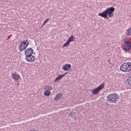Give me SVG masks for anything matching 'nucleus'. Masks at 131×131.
<instances>
[{
  "instance_id": "6",
  "label": "nucleus",
  "mask_w": 131,
  "mask_h": 131,
  "mask_svg": "<svg viewBox=\"0 0 131 131\" xmlns=\"http://www.w3.org/2000/svg\"><path fill=\"white\" fill-rule=\"evenodd\" d=\"M33 54V49L32 48H28L25 51V55L26 57L31 56Z\"/></svg>"
},
{
  "instance_id": "12",
  "label": "nucleus",
  "mask_w": 131,
  "mask_h": 131,
  "mask_svg": "<svg viewBox=\"0 0 131 131\" xmlns=\"http://www.w3.org/2000/svg\"><path fill=\"white\" fill-rule=\"evenodd\" d=\"M21 44L23 45L26 48H27V47H28V45H29V42H28V40H24L21 41Z\"/></svg>"
},
{
  "instance_id": "21",
  "label": "nucleus",
  "mask_w": 131,
  "mask_h": 131,
  "mask_svg": "<svg viewBox=\"0 0 131 131\" xmlns=\"http://www.w3.org/2000/svg\"><path fill=\"white\" fill-rule=\"evenodd\" d=\"M48 21H49V18H47L46 20H45L43 24H42V25H45V24L46 23H47L48 22Z\"/></svg>"
},
{
  "instance_id": "3",
  "label": "nucleus",
  "mask_w": 131,
  "mask_h": 131,
  "mask_svg": "<svg viewBox=\"0 0 131 131\" xmlns=\"http://www.w3.org/2000/svg\"><path fill=\"white\" fill-rule=\"evenodd\" d=\"M120 69L122 72H129V71H131V63L125 62L123 63L120 66Z\"/></svg>"
},
{
  "instance_id": "16",
  "label": "nucleus",
  "mask_w": 131,
  "mask_h": 131,
  "mask_svg": "<svg viewBox=\"0 0 131 131\" xmlns=\"http://www.w3.org/2000/svg\"><path fill=\"white\" fill-rule=\"evenodd\" d=\"M44 95L46 97H49V96H50L51 95V92L47 90L45 92Z\"/></svg>"
},
{
  "instance_id": "1",
  "label": "nucleus",
  "mask_w": 131,
  "mask_h": 131,
  "mask_svg": "<svg viewBox=\"0 0 131 131\" xmlns=\"http://www.w3.org/2000/svg\"><path fill=\"white\" fill-rule=\"evenodd\" d=\"M115 11V8L113 7H109L107 8L105 11H103L102 13L98 14V16L104 18V19L108 18V16L109 18H112L114 14L113 12Z\"/></svg>"
},
{
  "instance_id": "8",
  "label": "nucleus",
  "mask_w": 131,
  "mask_h": 131,
  "mask_svg": "<svg viewBox=\"0 0 131 131\" xmlns=\"http://www.w3.org/2000/svg\"><path fill=\"white\" fill-rule=\"evenodd\" d=\"M66 74H67V73L62 74V75H60V76H59L55 79L54 82H59V80H61V79H62V78H63V77H65Z\"/></svg>"
},
{
  "instance_id": "18",
  "label": "nucleus",
  "mask_w": 131,
  "mask_h": 131,
  "mask_svg": "<svg viewBox=\"0 0 131 131\" xmlns=\"http://www.w3.org/2000/svg\"><path fill=\"white\" fill-rule=\"evenodd\" d=\"M70 42H69L68 41L63 44V48H66V47H68V46H70Z\"/></svg>"
},
{
  "instance_id": "4",
  "label": "nucleus",
  "mask_w": 131,
  "mask_h": 131,
  "mask_svg": "<svg viewBox=\"0 0 131 131\" xmlns=\"http://www.w3.org/2000/svg\"><path fill=\"white\" fill-rule=\"evenodd\" d=\"M104 88H105V83L102 82V83L100 86L93 90V95H95L97 96L98 94H99L100 92H101V91L104 89Z\"/></svg>"
},
{
  "instance_id": "14",
  "label": "nucleus",
  "mask_w": 131,
  "mask_h": 131,
  "mask_svg": "<svg viewBox=\"0 0 131 131\" xmlns=\"http://www.w3.org/2000/svg\"><path fill=\"white\" fill-rule=\"evenodd\" d=\"M75 39V38L73 36H71L70 37H69L68 41L70 42H71V41H74V40Z\"/></svg>"
},
{
  "instance_id": "11",
  "label": "nucleus",
  "mask_w": 131,
  "mask_h": 131,
  "mask_svg": "<svg viewBox=\"0 0 131 131\" xmlns=\"http://www.w3.org/2000/svg\"><path fill=\"white\" fill-rule=\"evenodd\" d=\"M125 43L126 46L128 48V50H130L131 49V42L129 41V40H126L125 41Z\"/></svg>"
},
{
  "instance_id": "5",
  "label": "nucleus",
  "mask_w": 131,
  "mask_h": 131,
  "mask_svg": "<svg viewBox=\"0 0 131 131\" xmlns=\"http://www.w3.org/2000/svg\"><path fill=\"white\" fill-rule=\"evenodd\" d=\"M26 60L27 62L33 63L35 61V57L32 55L26 56Z\"/></svg>"
},
{
  "instance_id": "15",
  "label": "nucleus",
  "mask_w": 131,
  "mask_h": 131,
  "mask_svg": "<svg viewBox=\"0 0 131 131\" xmlns=\"http://www.w3.org/2000/svg\"><path fill=\"white\" fill-rule=\"evenodd\" d=\"M45 90L46 91H52V90H53V88H52V86H50V85H47L46 86H45Z\"/></svg>"
},
{
  "instance_id": "20",
  "label": "nucleus",
  "mask_w": 131,
  "mask_h": 131,
  "mask_svg": "<svg viewBox=\"0 0 131 131\" xmlns=\"http://www.w3.org/2000/svg\"><path fill=\"white\" fill-rule=\"evenodd\" d=\"M127 80H128V82L127 83L128 85L131 86V77H130Z\"/></svg>"
},
{
  "instance_id": "17",
  "label": "nucleus",
  "mask_w": 131,
  "mask_h": 131,
  "mask_svg": "<svg viewBox=\"0 0 131 131\" xmlns=\"http://www.w3.org/2000/svg\"><path fill=\"white\" fill-rule=\"evenodd\" d=\"M123 50L125 52H129L130 50H128V47L126 45L124 46Z\"/></svg>"
},
{
  "instance_id": "13",
  "label": "nucleus",
  "mask_w": 131,
  "mask_h": 131,
  "mask_svg": "<svg viewBox=\"0 0 131 131\" xmlns=\"http://www.w3.org/2000/svg\"><path fill=\"white\" fill-rule=\"evenodd\" d=\"M19 51H21L22 52V51H24V50L26 49V47L24 45L20 44V46H19Z\"/></svg>"
},
{
  "instance_id": "7",
  "label": "nucleus",
  "mask_w": 131,
  "mask_h": 131,
  "mask_svg": "<svg viewBox=\"0 0 131 131\" xmlns=\"http://www.w3.org/2000/svg\"><path fill=\"white\" fill-rule=\"evenodd\" d=\"M71 68V64L67 63L65 65L63 66L62 69L64 71H68Z\"/></svg>"
},
{
  "instance_id": "10",
  "label": "nucleus",
  "mask_w": 131,
  "mask_h": 131,
  "mask_svg": "<svg viewBox=\"0 0 131 131\" xmlns=\"http://www.w3.org/2000/svg\"><path fill=\"white\" fill-rule=\"evenodd\" d=\"M62 97H63V94H59L55 96L54 100L56 101H59V100H60Z\"/></svg>"
},
{
  "instance_id": "9",
  "label": "nucleus",
  "mask_w": 131,
  "mask_h": 131,
  "mask_svg": "<svg viewBox=\"0 0 131 131\" xmlns=\"http://www.w3.org/2000/svg\"><path fill=\"white\" fill-rule=\"evenodd\" d=\"M12 77L14 80H15L16 81H18L20 78V76L18 74L14 73L12 74Z\"/></svg>"
},
{
  "instance_id": "2",
  "label": "nucleus",
  "mask_w": 131,
  "mask_h": 131,
  "mask_svg": "<svg viewBox=\"0 0 131 131\" xmlns=\"http://www.w3.org/2000/svg\"><path fill=\"white\" fill-rule=\"evenodd\" d=\"M106 103H109L110 104H115L119 101V96L117 94H112L108 95L107 97Z\"/></svg>"
},
{
  "instance_id": "19",
  "label": "nucleus",
  "mask_w": 131,
  "mask_h": 131,
  "mask_svg": "<svg viewBox=\"0 0 131 131\" xmlns=\"http://www.w3.org/2000/svg\"><path fill=\"white\" fill-rule=\"evenodd\" d=\"M75 112H71V113H70V116H71V117H74V116H75Z\"/></svg>"
}]
</instances>
